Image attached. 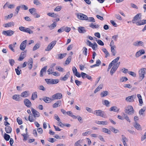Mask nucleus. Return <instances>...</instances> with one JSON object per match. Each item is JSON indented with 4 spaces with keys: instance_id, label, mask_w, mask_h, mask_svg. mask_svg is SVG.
Instances as JSON below:
<instances>
[{
    "instance_id": "nucleus-1",
    "label": "nucleus",
    "mask_w": 146,
    "mask_h": 146,
    "mask_svg": "<svg viewBox=\"0 0 146 146\" xmlns=\"http://www.w3.org/2000/svg\"><path fill=\"white\" fill-rule=\"evenodd\" d=\"M93 113L97 116H100L105 118L106 114L104 111L101 110H95Z\"/></svg>"
},
{
    "instance_id": "nucleus-2",
    "label": "nucleus",
    "mask_w": 146,
    "mask_h": 146,
    "mask_svg": "<svg viewBox=\"0 0 146 146\" xmlns=\"http://www.w3.org/2000/svg\"><path fill=\"white\" fill-rule=\"evenodd\" d=\"M125 112L130 115L134 113V110L133 107L131 106H128L125 110Z\"/></svg>"
},
{
    "instance_id": "nucleus-3",
    "label": "nucleus",
    "mask_w": 146,
    "mask_h": 146,
    "mask_svg": "<svg viewBox=\"0 0 146 146\" xmlns=\"http://www.w3.org/2000/svg\"><path fill=\"white\" fill-rule=\"evenodd\" d=\"M19 30L23 32L28 33L29 34L33 33V31L28 28H25L24 27L21 26L19 28Z\"/></svg>"
},
{
    "instance_id": "nucleus-4",
    "label": "nucleus",
    "mask_w": 146,
    "mask_h": 146,
    "mask_svg": "<svg viewBox=\"0 0 146 146\" xmlns=\"http://www.w3.org/2000/svg\"><path fill=\"white\" fill-rule=\"evenodd\" d=\"M56 40L52 42L48 45L46 48L45 49V50L46 51H50L53 48L56 44Z\"/></svg>"
},
{
    "instance_id": "nucleus-5",
    "label": "nucleus",
    "mask_w": 146,
    "mask_h": 146,
    "mask_svg": "<svg viewBox=\"0 0 146 146\" xmlns=\"http://www.w3.org/2000/svg\"><path fill=\"white\" fill-rule=\"evenodd\" d=\"M14 32L11 30L7 31H4L2 32V34L6 36H11L14 34Z\"/></svg>"
},
{
    "instance_id": "nucleus-6",
    "label": "nucleus",
    "mask_w": 146,
    "mask_h": 146,
    "mask_svg": "<svg viewBox=\"0 0 146 146\" xmlns=\"http://www.w3.org/2000/svg\"><path fill=\"white\" fill-rule=\"evenodd\" d=\"M77 18L80 20H85L88 18L87 16L81 13H78L76 14Z\"/></svg>"
},
{
    "instance_id": "nucleus-7",
    "label": "nucleus",
    "mask_w": 146,
    "mask_h": 146,
    "mask_svg": "<svg viewBox=\"0 0 146 146\" xmlns=\"http://www.w3.org/2000/svg\"><path fill=\"white\" fill-rule=\"evenodd\" d=\"M62 98V95L60 93L55 94L52 96V100L55 99H60Z\"/></svg>"
},
{
    "instance_id": "nucleus-8",
    "label": "nucleus",
    "mask_w": 146,
    "mask_h": 146,
    "mask_svg": "<svg viewBox=\"0 0 146 146\" xmlns=\"http://www.w3.org/2000/svg\"><path fill=\"white\" fill-rule=\"evenodd\" d=\"M141 14L139 13L137 14L135 17H134L133 19L132 20V21L133 23H135L136 22L135 21L138 20H139L141 19Z\"/></svg>"
},
{
    "instance_id": "nucleus-9",
    "label": "nucleus",
    "mask_w": 146,
    "mask_h": 146,
    "mask_svg": "<svg viewBox=\"0 0 146 146\" xmlns=\"http://www.w3.org/2000/svg\"><path fill=\"white\" fill-rule=\"evenodd\" d=\"M136 97V96L135 95H132L126 97L125 100L127 102H133L134 101V98Z\"/></svg>"
},
{
    "instance_id": "nucleus-10",
    "label": "nucleus",
    "mask_w": 146,
    "mask_h": 146,
    "mask_svg": "<svg viewBox=\"0 0 146 146\" xmlns=\"http://www.w3.org/2000/svg\"><path fill=\"white\" fill-rule=\"evenodd\" d=\"M27 42V40H25L21 42L20 46V48L21 50H23L25 49L26 46Z\"/></svg>"
},
{
    "instance_id": "nucleus-11",
    "label": "nucleus",
    "mask_w": 146,
    "mask_h": 146,
    "mask_svg": "<svg viewBox=\"0 0 146 146\" xmlns=\"http://www.w3.org/2000/svg\"><path fill=\"white\" fill-rule=\"evenodd\" d=\"M31 110L33 113V116L34 117H39L40 114L39 112L32 108H31Z\"/></svg>"
},
{
    "instance_id": "nucleus-12",
    "label": "nucleus",
    "mask_w": 146,
    "mask_h": 146,
    "mask_svg": "<svg viewBox=\"0 0 146 146\" xmlns=\"http://www.w3.org/2000/svg\"><path fill=\"white\" fill-rule=\"evenodd\" d=\"M145 51L143 49H141L139 50L136 53L135 56L137 58L143 54L145 53Z\"/></svg>"
},
{
    "instance_id": "nucleus-13",
    "label": "nucleus",
    "mask_w": 146,
    "mask_h": 146,
    "mask_svg": "<svg viewBox=\"0 0 146 146\" xmlns=\"http://www.w3.org/2000/svg\"><path fill=\"white\" fill-rule=\"evenodd\" d=\"M78 30L79 32L80 33H84L86 31L85 28L83 27H79L78 28Z\"/></svg>"
},
{
    "instance_id": "nucleus-14",
    "label": "nucleus",
    "mask_w": 146,
    "mask_h": 146,
    "mask_svg": "<svg viewBox=\"0 0 146 146\" xmlns=\"http://www.w3.org/2000/svg\"><path fill=\"white\" fill-rule=\"evenodd\" d=\"M24 103L25 105L27 107H30L32 104L30 100L27 99H25L24 100Z\"/></svg>"
},
{
    "instance_id": "nucleus-15",
    "label": "nucleus",
    "mask_w": 146,
    "mask_h": 146,
    "mask_svg": "<svg viewBox=\"0 0 146 146\" xmlns=\"http://www.w3.org/2000/svg\"><path fill=\"white\" fill-rule=\"evenodd\" d=\"M134 46H142L143 45V42L141 41H137L133 43Z\"/></svg>"
},
{
    "instance_id": "nucleus-16",
    "label": "nucleus",
    "mask_w": 146,
    "mask_h": 146,
    "mask_svg": "<svg viewBox=\"0 0 146 146\" xmlns=\"http://www.w3.org/2000/svg\"><path fill=\"white\" fill-rule=\"evenodd\" d=\"M122 141L124 146H127V144L126 143L128 141V139L123 135H121Z\"/></svg>"
},
{
    "instance_id": "nucleus-17",
    "label": "nucleus",
    "mask_w": 146,
    "mask_h": 146,
    "mask_svg": "<svg viewBox=\"0 0 146 146\" xmlns=\"http://www.w3.org/2000/svg\"><path fill=\"white\" fill-rule=\"evenodd\" d=\"M42 100L45 103H49L51 102V101L53 100L51 98L46 96L44 97L42 99Z\"/></svg>"
},
{
    "instance_id": "nucleus-18",
    "label": "nucleus",
    "mask_w": 146,
    "mask_h": 146,
    "mask_svg": "<svg viewBox=\"0 0 146 146\" xmlns=\"http://www.w3.org/2000/svg\"><path fill=\"white\" fill-rule=\"evenodd\" d=\"M70 75L69 72H68L64 77H61L60 78V80H62L66 81Z\"/></svg>"
},
{
    "instance_id": "nucleus-19",
    "label": "nucleus",
    "mask_w": 146,
    "mask_h": 146,
    "mask_svg": "<svg viewBox=\"0 0 146 146\" xmlns=\"http://www.w3.org/2000/svg\"><path fill=\"white\" fill-rule=\"evenodd\" d=\"M27 50H25L24 52H22L19 58L18 59L19 61H22L23 59L26 56L25 54V52H26Z\"/></svg>"
},
{
    "instance_id": "nucleus-20",
    "label": "nucleus",
    "mask_w": 146,
    "mask_h": 146,
    "mask_svg": "<svg viewBox=\"0 0 146 146\" xmlns=\"http://www.w3.org/2000/svg\"><path fill=\"white\" fill-rule=\"evenodd\" d=\"M61 102L60 100H58L55 103L53 104L52 107L53 108H57L61 105Z\"/></svg>"
},
{
    "instance_id": "nucleus-21",
    "label": "nucleus",
    "mask_w": 146,
    "mask_h": 146,
    "mask_svg": "<svg viewBox=\"0 0 146 146\" xmlns=\"http://www.w3.org/2000/svg\"><path fill=\"white\" fill-rule=\"evenodd\" d=\"M146 24V19L142 20L140 21L137 22L136 24L137 25H141Z\"/></svg>"
},
{
    "instance_id": "nucleus-22",
    "label": "nucleus",
    "mask_w": 146,
    "mask_h": 146,
    "mask_svg": "<svg viewBox=\"0 0 146 146\" xmlns=\"http://www.w3.org/2000/svg\"><path fill=\"white\" fill-rule=\"evenodd\" d=\"M146 110L145 107H143V108L140 110L139 112V113L140 116H141V115H143L144 114V112Z\"/></svg>"
},
{
    "instance_id": "nucleus-23",
    "label": "nucleus",
    "mask_w": 146,
    "mask_h": 146,
    "mask_svg": "<svg viewBox=\"0 0 146 146\" xmlns=\"http://www.w3.org/2000/svg\"><path fill=\"white\" fill-rule=\"evenodd\" d=\"M5 130L7 133H10L12 131V128L9 126H7L5 128Z\"/></svg>"
},
{
    "instance_id": "nucleus-24",
    "label": "nucleus",
    "mask_w": 146,
    "mask_h": 146,
    "mask_svg": "<svg viewBox=\"0 0 146 146\" xmlns=\"http://www.w3.org/2000/svg\"><path fill=\"white\" fill-rule=\"evenodd\" d=\"M110 110L111 111H112L115 112H118L119 110V109L117 107L113 106L111 107L110 108Z\"/></svg>"
},
{
    "instance_id": "nucleus-25",
    "label": "nucleus",
    "mask_w": 146,
    "mask_h": 146,
    "mask_svg": "<svg viewBox=\"0 0 146 146\" xmlns=\"http://www.w3.org/2000/svg\"><path fill=\"white\" fill-rule=\"evenodd\" d=\"M137 97L139 99V103L140 104L139 105L140 106H142V104L143 103V101L142 100V97L141 95L140 94H137Z\"/></svg>"
},
{
    "instance_id": "nucleus-26",
    "label": "nucleus",
    "mask_w": 146,
    "mask_h": 146,
    "mask_svg": "<svg viewBox=\"0 0 146 146\" xmlns=\"http://www.w3.org/2000/svg\"><path fill=\"white\" fill-rule=\"evenodd\" d=\"M14 25V23L13 22L8 23L4 24L3 26L6 28L13 26Z\"/></svg>"
},
{
    "instance_id": "nucleus-27",
    "label": "nucleus",
    "mask_w": 146,
    "mask_h": 146,
    "mask_svg": "<svg viewBox=\"0 0 146 146\" xmlns=\"http://www.w3.org/2000/svg\"><path fill=\"white\" fill-rule=\"evenodd\" d=\"M33 59L32 58H31L29 61L28 62V68L29 70H31L32 67L33 66Z\"/></svg>"
},
{
    "instance_id": "nucleus-28",
    "label": "nucleus",
    "mask_w": 146,
    "mask_h": 146,
    "mask_svg": "<svg viewBox=\"0 0 146 146\" xmlns=\"http://www.w3.org/2000/svg\"><path fill=\"white\" fill-rule=\"evenodd\" d=\"M133 126L134 127L138 130H141L142 129L140 127V125L137 122L135 123Z\"/></svg>"
},
{
    "instance_id": "nucleus-29",
    "label": "nucleus",
    "mask_w": 146,
    "mask_h": 146,
    "mask_svg": "<svg viewBox=\"0 0 146 146\" xmlns=\"http://www.w3.org/2000/svg\"><path fill=\"white\" fill-rule=\"evenodd\" d=\"M36 9L35 8H31L29 10V12L33 15H35L36 14Z\"/></svg>"
},
{
    "instance_id": "nucleus-30",
    "label": "nucleus",
    "mask_w": 146,
    "mask_h": 146,
    "mask_svg": "<svg viewBox=\"0 0 146 146\" xmlns=\"http://www.w3.org/2000/svg\"><path fill=\"white\" fill-rule=\"evenodd\" d=\"M47 67V66H45L41 69L40 71V77L43 76V73L44 72H46V70Z\"/></svg>"
},
{
    "instance_id": "nucleus-31",
    "label": "nucleus",
    "mask_w": 146,
    "mask_h": 146,
    "mask_svg": "<svg viewBox=\"0 0 146 146\" xmlns=\"http://www.w3.org/2000/svg\"><path fill=\"white\" fill-rule=\"evenodd\" d=\"M117 69V68L114 66H113L110 71V73L111 76H112L113 75V74L115 72Z\"/></svg>"
},
{
    "instance_id": "nucleus-32",
    "label": "nucleus",
    "mask_w": 146,
    "mask_h": 146,
    "mask_svg": "<svg viewBox=\"0 0 146 146\" xmlns=\"http://www.w3.org/2000/svg\"><path fill=\"white\" fill-rule=\"evenodd\" d=\"M96 123L99 125H107L108 124V122L107 121H98L96 122Z\"/></svg>"
},
{
    "instance_id": "nucleus-33",
    "label": "nucleus",
    "mask_w": 146,
    "mask_h": 146,
    "mask_svg": "<svg viewBox=\"0 0 146 146\" xmlns=\"http://www.w3.org/2000/svg\"><path fill=\"white\" fill-rule=\"evenodd\" d=\"M48 15L52 17L56 18L58 16V15L57 14H55L54 13H47Z\"/></svg>"
},
{
    "instance_id": "nucleus-34",
    "label": "nucleus",
    "mask_w": 146,
    "mask_h": 146,
    "mask_svg": "<svg viewBox=\"0 0 146 146\" xmlns=\"http://www.w3.org/2000/svg\"><path fill=\"white\" fill-rule=\"evenodd\" d=\"M37 97V92H33L32 95L31 99L32 100H34Z\"/></svg>"
},
{
    "instance_id": "nucleus-35",
    "label": "nucleus",
    "mask_w": 146,
    "mask_h": 146,
    "mask_svg": "<svg viewBox=\"0 0 146 146\" xmlns=\"http://www.w3.org/2000/svg\"><path fill=\"white\" fill-rule=\"evenodd\" d=\"M66 54L65 53L58 54L57 55L58 56V58L60 59H62L65 57L66 56Z\"/></svg>"
},
{
    "instance_id": "nucleus-36",
    "label": "nucleus",
    "mask_w": 146,
    "mask_h": 146,
    "mask_svg": "<svg viewBox=\"0 0 146 146\" xmlns=\"http://www.w3.org/2000/svg\"><path fill=\"white\" fill-rule=\"evenodd\" d=\"M103 87V85L102 84H100L98 86L97 88L94 91V93H96L100 91V89H102Z\"/></svg>"
},
{
    "instance_id": "nucleus-37",
    "label": "nucleus",
    "mask_w": 146,
    "mask_h": 146,
    "mask_svg": "<svg viewBox=\"0 0 146 146\" xmlns=\"http://www.w3.org/2000/svg\"><path fill=\"white\" fill-rule=\"evenodd\" d=\"M56 26V22H54L53 23L51 24L50 26H48V27L51 30L53 29Z\"/></svg>"
},
{
    "instance_id": "nucleus-38",
    "label": "nucleus",
    "mask_w": 146,
    "mask_h": 146,
    "mask_svg": "<svg viewBox=\"0 0 146 146\" xmlns=\"http://www.w3.org/2000/svg\"><path fill=\"white\" fill-rule=\"evenodd\" d=\"M102 130L103 132L108 133V134H110L111 133L110 130L105 128H102Z\"/></svg>"
},
{
    "instance_id": "nucleus-39",
    "label": "nucleus",
    "mask_w": 146,
    "mask_h": 146,
    "mask_svg": "<svg viewBox=\"0 0 146 146\" xmlns=\"http://www.w3.org/2000/svg\"><path fill=\"white\" fill-rule=\"evenodd\" d=\"M102 50L106 54L105 56L106 58L108 56H110V54L106 48H104L102 49Z\"/></svg>"
},
{
    "instance_id": "nucleus-40",
    "label": "nucleus",
    "mask_w": 146,
    "mask_h": 146,
    "mask_svg": "<svg viewBox=\"0 0 146 146\" xmlns=\"http://www.w3.org/2000/svg\"><path fill=\"white\" fill-rule=\"evenodd\" d=\"M20 95H19L15 94L13 95L12 97V98L17 101H19V100Z\"/></svg>"
},
{
    "instance_id": "nucleus-41",
    "label": "nucleus",
    "mask_w": 146,
    "mask_h": 146,
    "mask_svg": "<svg viewBox=\"0 0 146 146\" xmlns=\"http://www.w3.org/2000/svg\"><path fill=\"white\" fill-rule=\"evenodd\" d=\"M3 137L6 141H8L10 138V136L6 133H5Z\"/></svg>"
},
{
    "instance_id": "nucleus-42",
    "label": "nucleus",
    "mask_w": 146,
    "mask_h": 146,
    "mask_svg": "<svg viewBox=\"0 0 146 146\" xmlns=\"http://www.w3.org/2000/svg\"><path fill=\"white\" fill-rule=\"evenodd\" d=\"M108 94V92L107 91H103L100 94L101 96L103 97L107 96Z\"/></svg>"
},
{
    "instance_id": "nucleus-43",
    "label": "nucleus",
    "mask_w": 146,
    "mask_h": 146,
    "mask_svg": "<svg viewBox=\"0 0 146 146\" xmlns=\"http://www.w3.org/2000/svg\"><path fill=\"white\" fill-rule=\"evenodd\" d=\"M120 58V57L118 56L113 60L110 63H112V65H115V64L117 63L118 61Z\"/></svg>"
},
{
    "instance_id": "nucleus-44",
    "label": "nucleus",
    "mask_w": 146,
    "mask_h": 146,
    "mask_svg": "<svg viewBox=\"0 0 146 146\" xmlns=\"http://www.w3.org/2000/svg\"><path fill=\"white\" fill-rule=\"evenodd\" d=\"M40 46V43H37L34 46L33 48V50L35 51L37 49L39 48Z\"/></svg>"
},
{
    "instance_id": "nucleus-45",
    "label": "nucleus",
    "mask_w": 146,
    "mask_h": 146,
    "mask_svg": "<svg viewBox=\"0 0 146 146\" xmlns=\"http://www.w3.org/2000/svg\"><path fill=\"white\" fill-rule=\"evenodd\" d=\"M28 95L27 91H25L22 93L21 94V96L23 97H26Z\"/></svg>"
},
{
    "instance_id": "nucleus-46",
    "label": "nucleus",
    "mask_w": 146,
    "mask_h": 146,
    "mask_svg": "<svg viewBox=\"0 0 146 146\" xmlns=\"http://www.w3.org/2000/svg\"><path fill=\"white\" fill-rule=\"evenodd\" d=\"M89 26L93 29H98L99 27V26L98 25H96L92 23L89 25Z\"/></svg>"
},
{
    "instance_id": "nucleus-47",
    "label": "nucleus",
    "mask_w": 146,
    "mask_h": 146,
    "mask_svg": "<svg viewBox=\"0 0 146 146\" xmlns=\"http://www.w3.org/2000/svg\"><path fill=\"white\" fill-rule=\"evenodd\" d=\"M86 20L88 21V22H95V20L94 17H88V18L86 19Z\"/></svg>"
},
{
    "instance_id": "nucleus-48",
    "label": "nucleus",
    "mask_w": 146,
    "mask_h": 146,
    "mask_svg": "<svg viewBox=\"0 0 146 146\" xmlns=\"http://www.w3.org/2000/svg\"><path fill=\"white\" fill-rule=\"evenodd\" d=\"M110 130L113 133H117L119 132V131L112 127H111L110 128Z\"/></svg>"
},
{
    "instance_id": "nucleus-49",
    "label": "nucleus",
    "mask_w": 146,
    "mask_h": 146,
    "mask_svg": "<svg viewBox=\"0 0 146 146\" xmlns=\"http://www.w3.org/2000/svg\"><path fill=\"white\" fill-rule=\"evenodd\" d=\"M91 47L93 50H96V48H97L98 45L96 42H94Z\"/></svg>"
},
{
    "instance_id": "nucleus-50",
    "label": "nucleus",
    "mask_w": 146,
    "mask_h": 146,
    "mask_svg": "<svg viewBox=\"0 0 146 146\" xmlns=\"http://www.w3.org/2000/svg\"><path fill=\"white\" fill-rule=\"evenodd\" d=\"M146 70V68H141L139 71V73L143 74L144 75L146 73L145 70Z\"/></svg>"
},
{
    "instance_id": "nucleus-51",
    "label": "nucleus",
    "mask_w": 146,
    "mask_h": 146,
    "mask_svg": "<svg viewBox=\"0 0 146 146\" xmlns=\"http://www.w3.org/2000/svg\"><path fill=\"white\" fill-rule=\"evenodd\" d=\"M83 51V54L85 55L86 56H87V52H88V49L87 48L85 47H84L82 50Z\"/></svg>"
},
{
    "instance_id": "nucleus-52",
    "label": "nucleus",
    "mask_w": 146,
    "mask_h": 146,
    "mask_svg": "<svg viewBox=\"0 0 146 146\" xmlns=\"http://www.w3.org/2000/svg\"><path fill=\"white\" fill-rule=\"evenodd\" d=\"M33 115L32 114H30L29 117V120L31 122H33L34 121L35 119H33Z\"/></svg>"
},
{
    "instance_id": "nucleus-53",
    "label": "nucleus",
    "mask_w": 146,
    "mask_h": 146,
    "mask_svg": "<svg viewBox=\"0 0 146 146\" xmlns=\"http://www.w3.org/2000/svg\"><path fill=\"white\" fill-rule=\"evenodd\" d=\"M114 47H111V51L113 56H115L116 52L115 50L114 49Z\"/></svg>"
},
{
    "instance_id": "nucleus-54",
    "label": "nucleus",
    "mask_w": 146,
    "mask_h": 146,
    "mask_svg": "<svg viewBox=\"0 0 146 146\" xmlns=\"http://www.w3.org/2000/svg\"><path fill=\"white\" fill-rule=\"evenodd\" d=\"M71 60V57L69 56L66 59L65 62V64H68L70 62Z\"/></svg>"
},
{
    "instance_id": "nucleus-55",
    "label": "nucleus",
    "mask_w": 146,
    "mask_h": 146,
    "mask_svg": "<svg viewBox=\"0 0 146 146\" xmlns=\"http://www.w3.org/2000/svg\"><path fill=\"white\" fill-rule=\"evenodd\" d=\"M102 104L103 105H106L107 107H109L110 102L108 100H105L102 102Z\"/></svg>"
},
{
    "instance_id": "nucleus-56",
    "label": "nucleus",
    "mask_w": 146,
    "mask_h": 146,
    "mask_svg": "<svg viewBox=\"0 0 146 146\" xmlns=\"http://www.w3.org/2000/svg\"><path fill=\"white\" fill-rule=\"evenodd\" d=\"M128 80L127 78L125 77H123L121 78L120 79V82H123L124 81H126Z\"/></svg>"
},
{
    "instance_id": "nucleus-57",
    "label": "nucleus",
    "mask_w": 146,
    "mask_h": 146,
    "mask_svg": "<svg viewBox=\"0 0 146 146\" xmlns=\"http://www.w3.org/2000/svg\"><path fill=\"white\" fill-rule=\"evenodd\" d=\"M45 80L48 84H52V79H46Z\"/></svg>"
},
{
    "instance_id": "nucleus-58",
    "label": "nucleus",
    "mask_w": 146,
    "mask_h": 146,
    "mask_svg": "<svg viewBox=\"0 0 146 146\" xmlns=\"http://www.w3.org/2000/svg\"><path fill=\"white\" fill-rule=\"evenodd\" d=\"M19 6L20 7V8L23 9L25 10H27L28 9V7L24 5H21Z\"/></svg>"
},
{
    "instance_id": "nucleus-59",
    "label": "nucleus",
    "mask_w": 146,
    "mask_h": 146,
    "mask_svg": "<svg viewBox=\"0 0 146 146\" xmlns=\"http://www.w3.org/2000/svg\"><path fill=\"white\" fill-rule=\"evenodd\" d=\"M9 62L10 63V64L12 66H13L14 65V64L15 63V60L13 59H9Z\"/></svg>"
},
{
    "instance_id": "nucleus-60",
    "label": "nucleus",
    "mask_w": 146,
    "mask_h": 146,
    "mask_svg": "<svg viewBox=\"0 0 146 146\" xmlns=\"http://www.w3.org/2000/svg\"><path fill=\"white\" fill-rule=\"evenodd\" d=\"M123 114L124 115V118L128 122H130L131 121L128 116L126 115L124 113H123Z\"/></svg>"
},
{
    "instance_id": "nucleus-61",
    "label": "nucleus",
    "mask_w": 146,
    "mask_h": 146,
    "mask_svg": "<svg viewBox=\"0 0 146 146\" xmlns=\"http://www.w3.org/2000/svg\"><path fill=\"white\" fill-rule=\"evenodd\" d=\"M17 121L18 124L19 125H21L23 123L22 121L19 117H18L17 119Z\"/></svg>"
},
{
    "instance_id": "nucleus-62",
    "label": "nucleus",
    "mask_w": 146,
    "mask_h": 146,
    "mask_svg": "<svg viewBox=\"0 0 146 146\" xmlns=\"http://www.w3.org/2000/svg\"><path fill=\"white\" fill-rule=\"evenodd\" d=\"M97 43L100 45L101 46H103L104 45V43L100 40H96Z\"/></svg>"
},
{
    "instance_id": "nucleus-63",
    "label": "nucleus",
    "mask_w": 146,
    "mask_h": 146,
    "mask_svg": "<svg viewBox=\"0 0 146 146\" xmlns=\"http://www.w3.org/2000/svg\"><path fill=\"white\" fill-rule=\"evenodd\" d=\"M65 31L64 27H61L60 28L58 29L57 32L58 33H61Z\"/></svg>"
},
{
    "instance_id": "nucleus-64",
    "label": "nucleus",
    "mask_w": 146,
    "mask_h": 146,
    "mask_svg": "<svg viewBox=\"0 0 146 146\" xmlns=\"http://www.w3.org/2000/svg\"><path fill=\"white\" fill-rule=\"evenodd\" d=\"M81 143V141L79 140L76 141L74 144L75 146H82V145L80 144V143Z\"/></svg>"
}]
</instances>
